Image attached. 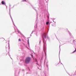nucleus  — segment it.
Returning <instances> with one entry per match:
<instances>
[{"label": "nucleus", "mask_w": 76, "mask_h": 76, "mask_svg": "<svg viewBox=\"0 0 76 76\" xmlns=\"http://www.w3.org/2000/svg\"><path fill=\"white\" fill-rule=\"evenodd\" d=\"M31 58L30 57H27L26 58L25 60V62L26 63L28 64V63H29L31 61Z\"/></svg>", "instance_id": "nucleus-1"}, {"label": "nucleus", "mask_w": 76, "mask_h": 76, "mask_svg": "<svg viewBox=\"0 0 76 76\" xmlns=\"http://www.w3.org/2000/svg\"><path fill=\"white\" fill-rule=\"evenodd\" d=\"M1 3L2 4L4 5H6V2H4V1H2L1 2Z\"/></svg>", "instance_id": "nucleus-2"}, {"label": "nucleus", "mask_w": 76, "mask_h": 76, "mask_svg": "<svg viewBox=\"0 0 76 76\" xmlns=\"http://www.w3.org/2000/svg\"><path fill=\"white\" fill-rule=\"evenodd\" d=\"M43 37H44L45 38H46V36L45 35V34H44Z\"/></svg>", "instance_id": "nucleus-3"}, {"label": "nucleus", "mask_w": 76, "mask_h": 76, "mask_svg": "<svg viewBox=\"0 0 76 76\" xmlns=\"http://www.w3.org/2000/svg\"><path fill=\"white\" fill-rule=\"evenodd\" d=\"M76 51V49H75V50L72 53H75V52Z\"/></svg>", "instance_id": "nucleus-4"}, {"label": "nucleus", "mask_w": 76, "mask_h": 76, "mask_svg": "<svg viewBox=\"0 0 76 76\" xmlns=\"http://www.w3.org/2000/svg\"><path fill=\"white\" fill-rule=\"evenodd\" d=\"M47 25H48V24L49 23V22H46V23Z\"/></svg>", "instance_id": "nucleus-5"}, {"label": "nucleus", "mask_w": 76, "mask_h": 76, "mask_svg": "<svg viewBox=\"0 0 76 76\" xmlns=\"http://www.w3.org/2000/svg\"><path fill=\"white\" fill-rule=\"evenodd\" d=\"M28 44H29V39H28Z\"/></svg>", "instance_id": "nucleus-6"}, {"label": "nucleus", "mask_w": 76, "mask_h": 76, "mask_svg": "<svg viewBox=\"0 0 76 76\" xmlns=\"http://www.w3.org/2000/svg\"><path fill=\"white\" fill-rule=\"evenodd\" d=\"M19 41H21V39H18Z\"/></svg>", "instance_id": "nucleus-7"}, {"label": "nucleus", "mask_w": 76, "mask_h": 76, "mask_svg": "<svg viewBox=\"0 0 76 76\" xmlns=\"http://www.w3.org/2000/svg\"><path fill=\"white\" fill-rule=\"evenodd\" d=\"M32 58L33 57H32Z\"/></svg>", "instance_id": "nucleus-8"}, {"label": "nucleus", "mask_w": 76, "mask_h": 76, "mask_svg": "<svg viewBox=\"0 0 76 76\" xmlns=\"http://www.w3.org/2000/svg\"><path fill=\"white\" fill-rule=\"evenodd\" d=\"M25 1H26V0H25Z\"/></svg>", "instance_id": "nucleus-9"}]
</instances>
